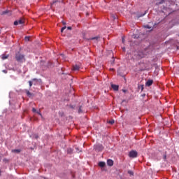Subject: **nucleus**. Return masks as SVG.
I'll return each mask as SVG.
<instances>
[{
    "label": "nucleus",
    "instance_id": "2f4dec72",
    "mask_svg": "<svg viewBox=\"0 0 179 179\" xmlns=\"http://www.w3.org/2000/svg\"><path fill=\"white\" fill-rule=\"evenodd\" d=\"M122 92H123L124 93H125V92H127V91H126L125 90H123Z\"/></svg>",
    "mask_w": 179,
    "mask_h": 179
},
{
    "label": "nucleus",
    "instance_id": "423d86ee",
    "mask_svg": "<svg viewBox=\"0 0 179 179\" xmlns=\"http://www.w3.org/2000/svg\"><path fill=\"white\" fill-rule=\"evenodd\" d=\"M1 58L3 61H5V59H8L9 58V55L3 54L1 55Z\"/></svg>",
    "mask_w": 179,
    "mask_h": 179
},
{
    "label": "nucleus",
    "instance_id": "7c9ffc66",
    "mask_svg": "<svg viewBox=\"0 0 179 179\" xmlns=\"http://www.w3.org/2000/svg\"><path fill=\"white\" fill-rule=\"evenodd\" d=\"M141 90H143V85H141Z\"/></svg>",
    "mask_w": 179,
    "mask_h": 179
},
{
    "label": "nucleus",
    "instance_id": "b1692460",
    "mask_svg": "<svg viewBox=\"0 0 179 179\" xmlns=\"http://www.w3.org/2000/svg\"><path fill=\"white\" fill-rule=\"evenodd\" d=\"M122 41L123 43H125V38H124V36L122 37Z\"/></svg>",
    "mask_w": 179,
    "mask_h": 179
},
{
    "label": "nucleus",
    "instance_id": "aec40b11",
    "mask_svg": "<svg viewBox=\"0 0 179 179\" xmlns=\"http://www.w3.org/2000/svg\"><path fill=\"white\" fill-rule=\"evenodd\" d=\"M65 29H66V27H63L62 29H61V32H64V30H65Z\"/></svg>",
    "mask_w": 179,
    "mask_h": 179
},
{
    "label": "nucleus",
    "instance_id": "20e7f679",
    "mask_svg": "<svg viewBox=\"0 0 179 179\" xmlns=\"http://www.w3.org/2000/svg\"><path fill=\"white\" fill-rule=\"evenodd\" d=\"M15 63L13 62H11L9 64V65L8 66V69L10 70V71H15Z\"/></svg>",
    "mask_w": 179,
    "mask_h": 179
},
{
    "label": "nucleus",
    "instance_id": "a211bd4d",
    "mask_svg": "<svg viewBox=\"0 0 179 179\" xmlns=\"http://www.w3.org/2000/svg\"><path fill=\"white\" fill-rule=\"evenodd\" d=\"M24 40L25 41H29V40H30V38L29 36H25Z\"/></svg>",
    "mask_w": 179,
    "mask_h": 179
},
{
    "label": "nucleus",
    "instance_id": "412c9836",
    "mask_svg": "<svg viewBox=\"0 0 179 179\" xmlns=\"http://www.w3.org/2000/svg\"><path fill=\"white\" fill-rule=\"evenodd\" d=\"M145 29H152V27L149 26V25H145Z\"/></svg>",
    "mask_w": 179,
    "mask_h": 179
},
{
    "label": "nucleus",
    "instance_id": "f257e3e1",
    "mask_svg": "<svg viewBox=\"0 0 179 179\" xmlns=\"http://www.w3.org/2000/svg\"><path fill=\"white\" fill-rule=\"evenodd\" d=\"M15 59L18 62H24V55L22 54H17L15 56Z\"/></svg>",
    "mask_w": 179,
    "mask_h": 179
},
{
    "label": "nucleus",
    "instance_id": "bb28decb",
    "mask_svg": "<svg viewBox=\"0 0 179 179\" xmlns=\"http://www.w3.org/2000/svg\"><path fill=\"white\" fill-rule=\"evenodd\" d=\"M67 29H68V30H72V27H67Z\"/></svg>",
    "mask_w": 179,
    "mask_h": 179
},
{
    "label": "nucleus",
    "instance_id": "f03ea898",
    "mask_svg": "<svg viewBox=\"0 0 179 179\" xmlns=\"http://www.w3.org/2000/svg\"><path fill=\"white\" fill-rule=\"evenodd\" d=\"M129 157L131 159H135V157H138V152L136 150H131L129 152Z\"/></svg>",
    "mask_w": 179,
    "mask_h": 179
},
{
    "label": "nucleus",
    "instance_id": "f8f14e48",
    "mask_svg": "<svg viewBox=\"0 0 179 179\" xmlns=\"http://www.w3.org/2000/svg\"><path fill=\"white\" fill-rule=\"evenodd\" d=\"M57 2H62V0H53L52 3H51V6H54V4L57 3Z\"/></svg>",
    "mask_w": 179,
    "mask_h": 179
},
{
    "label": "nucleus",
    "instance_id": "cd10ccee",
    "mask_svg": "<svg viewBox=\"0 0 179 179\" xmlns=\"http://www.w3.org/2000/svg\"><path fill=\"white\" fill-rule=\"evenodd\" d=\"M72 152V150L71 149H69L68 150V153H71Z\"/></svg>",
    "mask_w": 179,
    "mask_h": 179
},
{
    "label": "nucleus",
    "instance_id": "2eb2a0df",
    "mask_svg": "<svg viewBox=\"0 0 179 179\" xmlns=\"http://www.w3.org/2000/svg\"><path fill=\"white\" fill-rule=\"evenodd\" d=\"M26 93L27 96H31V93L29 92V90H26Z\"/></svg>",
    "mask_w": 179,
    "mask_h": 179
},
{
    "label": "nucleus",
    "instance_id": "6e6552de",
    "mask_svg": "<svg viewBox=\"0 0 179 179\" xmlns=\"http://www.w3.org/2000/svg\"><path fill=\"white\" fill-rule=\"evenodd\" d=\"M107 164H108V166H113L114 161H113V159H108Z\"/></svg>",
    "mask_w": 179,
    "mask_h": 179
},
{
    "label": "nucleus",
    "instance_id": "473e14b6",
    "mask_svg": "<svg viewBox=\"0 0 179 179\" xmlns=\"http://www.w3.org/2000/svg\"><path fill=\"white\" fill-rule=\"evenodd\" d=\"M122 50H123V51H125V48H123Z\"/></svg>",
    "mask_w": 179,
    "mask_h": 179
},
{
    "label": "nucleus",
    "instance_id": "9d476101",
    "mask_svg": "<svg viewBox=\"0 0 179 179\" xmlns=\"http://www.w3.org/2000/svg\"><path fill=\"white\" fill-rule=\"evenodd\" d=\"M37 81V78H34L32 80L29 81V87H31L33 86V83Z\"/></svg>",
    "mask_w": 179,
    "mask_h": 179
},
{
    "label": "nucleus",
    "instance_id": "a878e982",
    "mask_svg": "<svg viewBox=\"0 0 179 179\" xmlns=\"http://www.w3.org/2000/svg\"><path fill=\"white\" fill-rule=\"evenodd\" d=\"M2 72H3V73H8V71H6V70H3Z\"/></svg>",
    "mask_w": 179,
    "mask_h": 179
},
{
    "label": "nucleus",
    "instance_id": "4be33fe9",
    "mask_svg": "<svg viewBox=\"0 0 179 179\" xmlns=\"http://www.w3.org/2000/svg\"><path fill=\"white\" fill-rule=\"evenodd\" d=\"M99 38V37H92L90 38V40H97Z\"/></svg>",
    "mask_w": 179,
    "mask_h": 179
},
{
    "label": "nucleus",
    "instance_id": "c9c22d12",
    "mask_svg": "<svg viewBox=\"0 0 179 179\" xmlns=\"http://www.w3.org/2000/svg\"><path fill=\"white\" fill-rule=\"evenodd\" d=\"M0 176H1V171H0Z\"/></svg>",
    "mask_w": 179,
    "mask_h": 179
},
{
    "label": "nucleus",
    "instance_id": "72a5a7b5",
    "mask_svg": "<svg viewBox=\"0 0 179 179\" xmlns=\"http://www.w3.org/2000/svg\"><path fill=\"white\" fill-rule=\"evenodd\" d=\"M63 24H66V22H63Z\"/></svg>",
    "mask_w": 179,
    "mask_h": 179
},
{
    "label": "nucleus",
    "instance_id": "393cba45",
    "mask_svg": "<svg viewBox=\"0 0 179 179\" xmlns=\"http://www.w3.org/2000/svg\"><path fill=\"white\" fill-rule=\"evenodd\" d=\"M32 111L33 113H37V110H36V108H32Z\"/></svg>",
    "mask_w": 179,
    "mask_h": 179
},
{
    "label": "nucleus",
    "instance_id": "9b49d317",
    "mask_svg": "<svg viewBox=\"0 0 179 179\" xmlns=\"http://www.w3.org/2000/svg\"><path fill=\"white\" fill-rule=\"evenodd\" d=\"M98 166H99V167H104V166H106V162H99V164H98Z\"/></svg>",
    "mask_w": 179,
    "mask_h": 179
},
{
    "label": "nucleus",
    "instance_id": "c756f323",
    "mask_svg": "<svg viewBox=\"0 0 179 179\" xmlns=\"http://www.w3.org/2000/svg\"><path fill=\"white\" fill-rule=\"evenodd\" d=\"M6 13H8V11H4V12L3 13V15H5V14H6Z\"/></svg>",
    "mask_w": 179,
    "mask_h": 179
},
{
    "label": "nucleus",
    "instance_id": "1a4fd4ad",
    "mask_svg": "<svg viewBox=\"0 0 179 179\" xmlns=\"http://www.w3.org/2000/svg\"><path fill=\"white\" fill-rule=\"evenodd\" d=\"M111 87L112 89H113V90H115V92H117L119 87L117 85L111 84Z\"/></svg>",
    "mask_w": 179,
    "mask_h": 179
},
{
    "label": "nucleus",
    "instance_id": "f3484780",
    "mask_svg": "<svg viewBox=\"0 0 179 179\" xmlns=\"http://www.w3.org/2000/svg\"><path fill=\"white\" fill-rule=\"evenodd\" d=\"M162 3H164V0H161V1L158 3V5H162Z\"/></svg>",
    "mask_w": 179,
    "mask_h": 179
},
{
    "label": "nucleus",
    "instance_id": "6ab92c4d",
    "mask_svg": "<svg viewBox=\"0 0 179 179\" xmlns=\"http://www.w3.org/2000/svg\"><path fill=\"white\" fill-rule=\"evenodd\" d=\"M80 113H82V106H80L78 109V113L80 114Z\"/></svg>",
    "mask_w": 179,
    "mask_h": 179
},
{
    "label": "nucleus",
    "instance_id": "dca6fc26",
    "mask_svg": "<svg viewBox=\"0 0 179 179\" xmlns=\"http://www.w3.org/2000/svg\"><path fill=\"white\" fill-rule=\"evenodd\" d=\"M108 122H109V124L113 125V124H114V122H115V121L114 120H112L109 121Z\"/></svg>",
    "mask_w": 179,
    "mask_h": 179
},
{
    "label": "nucleus",
    "instance_id": "f704fd0d",
    "mask_svg": "<svg viewBox=\"0 0 179 179\" xmlns=\"http://www.w3.org/2000/svg\"><path fill=\"white\" fill-rule=\"evenodd\" d=\"M71 108H73V106H71Z\"/></svg>",
    "mask_w": 179,
    "mask_h": 179
},
{
    "label": "nucleus",
    "instance_id": "c85d7f7f",
    "mask_svg": "<svg viewBox=\"0 0 179 179\" xmlns=\"http://www.w3.org/2000/svg\"><path fill=\"white\" fill-rule=\"evenodd\" d=\"M37 113H38L39 115H41V117H42V115H41V113L40 112H37Z\"/></svg>",
    "mask_w": 179,
    "mask_h": 179
},
{
    "label": "nucleus",
    "instance_id": "7ed1b4c3",
    "mask_svg": "<svg viewBox=\"0 0 179 179\" xmlns=\"http://www.w3.org/2000/svg\"><path fill=\"white\" fill-rule=\"evenodd\" d=\"M94 148L96 152H101V150H103V149H104V148L103 147V145H101V144L95 145Z\"/></svg>",
    "mask_w": 179,
    "mask_h": 179
},
{
    "label": "nucleus",
    "instance_id": "ddd939ff",
    "mask_svg": "<svg viewBox=\"0 0 179 179\" xmlns=\"http://www.w3.org/2000/svg\"><path fill=\"white\" fill-rule=\"evenodd\" d=\"M73 71H79L80 67H79V66L76 64L75 66H73Z\"/></svg>",
    "mask_w": 179,
    "mask_h": 179
},
{
    "label": "nucleus",
    "instance_id": "39448f33",
    "mask_svg": "<svg viewBox=\"0 0 179 179\" xmlns=\"http://www.w3.org/2000/svg\"><path fill=\"white\" fill-rule=\"evenodd\" d=\"M23 23H24L23 20L20 19V20H16V21L14 22V25L17 26L18 24H23Z\"/></svg>",
    "mask_w": 179,
    "mask_h": 179
},
{
    "label": "nucleus",
    "instance_id": "4468645a",
    "mask_svg": "<svg viewBox=\"0 0 179 179\" xmlns=\"http://www.w3.org/2000/svg\"><path fill=\"white\" fill-rule=\"evenodd\" d=\"M13 153H20V150H12Z\"/></svg>",
    "mask_w": 179,
    "mask_h": 179
},
{
    "label": "nucleus",
    "instance_id": "5701e85b",
    "mask_svg": "<svg viewBox=\"0 0 179 179\" xmlns=\"http://www.w3.org/2000/svg\"><path fill=\"white\" fill-rule=\"evenodd\" d=\"M128 173L130 174V176H134V172H132V171H129Z\"/></svg>",
    "mask_w": 179,
    "mask_h": 179
},
{
    "label": "nucleus",
    "instance_id": "0eeeda50",
    "mask_svg": "<svg viewBox=\"0 0 179 179\" xmlns=\"http://www.w3.org/2000/svg\"><path fill=\"white\" fill-rule=\"evenodd\" d=\"M152 85H153V80H148L146 83H145V86H152Z\"/></svg>",
    "mask_w": 179,
    "mask_h": 179
}]
</instances>
